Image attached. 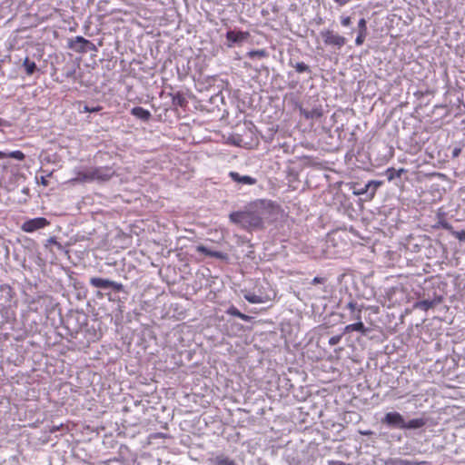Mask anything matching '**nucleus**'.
<instances>
[{"mask_svg": "<svg viewBox=\"0 0 465 465\" xmlns=\"http://www.w3.org/2000/svg\"><path fill=\"white\" fill-rule=\"evenodd\" d=\"M381 182H380V181H373V180H372V181H369V182L364 185V187H363V188H361V189L359 192H357V193L355 192L354 193H355V194H359V195H360V194L366 193L369 191V189H370L371 186H373L372 194H374V193H375V191L377 190V188H378L379 186H381Z\"/></svg>", "mask_w": 465, "mask_h": 465, "instance_id": "aec40b11", "label": "nucleus"}, {"mask_svg": "<svg viewBox=\"0 0 465 465\" xmlns=\"http://www.w3.org/2000/svg\"><path fill=\"white\" fill-rule=\"evenodd\" d=\"M442 226L445 228V229H450V225L447 223H442Z\"/></svg>", "mask_w": 465, "mask_h": 465, "instance_id": "ea45409f", "label": "nucleus"}, {"mask_svg": "<svg viewBox=\"0 0 465 465\" xmlns=\"http://www.w3.org/2000/svg\"><path fill=\"white\" fill-rule=\"evenodd\" d=\"M382 423L389 427L404 430L405 419L400 412L391 411L385 414Z\"/></svg>", "mask_w": 465, "mask_h": 465, "instance_id": "7ed1b4c3", "label": "nucleus"}, {"mask_svg": "<svg viewBox=\"0 0 465 465\" xmlns=\"http://www.w3.org/2000/svg\"><path fill=\"white\" fill-rule=\"evenodd\" d=\"M90 284L96 288L107 289L113 288L116 292H121L124 289V285L121 282L110 281L108 279H103L98 277H92L90 279Z\"/></svg>", "mask_w": 465, "mask_h": 465, "instance_id": "423d86ee", "label": "nucleus"}, {"mask_svg": "<svg viewBox=\"0 0 465 465\" xmlns=\"http://www.w3.org/2000/svg\"><path fill=\"white\" fill-rule=\"evenodd\" d=\"M297 73L309 72L310 67L303 62L297 63L294 66Z\"/></svg>", "mask_w": 465, "mask_h": 465, "instance_id": "393cba45", "label": "nucleus"}, {"mask_svg": "<svg viewBox=\"0 0 465 465\" xmlns=\"http://www.w3.org/2000/svg\"><path fill=\"white\" fill-rule=\"evenodd\" d=\"M49 244H54L58 250H63L62 244L56 241L55 237H51L47 240Z\"/></svg>", "mask_w": 465, "mask_h": 465, "instance_id": "7c9ffc66", "label": "nucleus"}, {"mask_svg": "<svg viewBox=\"0 0 465 465\" xmlns=\"http://www.w3.org/2000/svg\"><path fill=\"white\" fill-rule=\"evenodd\" d=\"M432 305H433V302L430 301H421L417 303V306L423 310H428L430 307H432Z\"/></svg>", "mask_w": 465, "mask_h": 465, "instance_id": "cd10ccee", "label": "nucleus"}, {"mask_svg": "<svg viewBox=\"0 0 465 465\" xmlns=\"http://www.w3.org/2000/svg\"><path fill=\"white\" fill-rule=\"evenodd\" d=\"M229 176L237 183L252 185L256 183V179L249 175H241L237 172H230Z\"/></svg>", "mask_w": 465, "mask_h": 465, "instance_id": "ddd939ff", "label": "nucleus"}, {"mask_svg": "<svg viewBox=\"0 0 465 465\" xmlns=\"http://www.w3.org/2000/svg\"><path fill=\"white\" fill-rule=\"evenodd\" d=\"M249 37L250 33L247 31H228L226 33V39L228 41L227 46L232 47L234 44L242 43Z\"/></svg>", "mask_w": 465, "mask_h": 465, "instance_id": "0eeeda50", "label": "nucleus"}, {"mask_svg": "<svg viewBox=\"0 0 465 465\" xmlns=\"http://www.w3.org/2000/svg\"><path fill=\"white\" fill-rule=\"evenodd\" d=\"M92 45L91 42L83 36H76L70 40L68 46L78 53L86 52L87 46Z\"/></svg>", "mask_w": 465, "mask_h": 465, "instance_id": "1a4fd4ad", "label": "nucleus"}, {"mask_svg": "<svg viewBox=\"0 0 465 465\" xmlns=\"http://www.w3.org/2000/svg\"><path fill=\"white\" fill-rule=\"evenodd\" d=\"M301 114L309 120H319L323 116V109L321 104L315 105L311 109L300 108Z\"/></svg>", "mask_w": 465, "mask_h": 465, "instance_id": "9d476101", "label": "nucleus"}, {"mask_svg": "<svg viewBox=\"0 0 465 465\" xmlns=\"http://www.w3.org/2000/svg\"><path fill=\"white\" fill-rule=\"evenodd\" d=\"M361 310L359 309L357 314L354 317L356 320H358V322L355 323L346 325L344 328V333L351 332V331H359L365 335L368 332V329L364 326L363 322L361 321Z\"/></svg>", "mask_w": 465, "mask_h": 465, "instance_id": "9b49d317", "label": "nucleus"}, {"mask_svg": "<svg viewBox=\"0 0 465 465\" xmlns=\"http://www.w3.org/2000/svg\"><path fill=\"white\" fill-rule=\"evenodd\" d=\"M275 293L272 292V294L270 293H261V294H255L252 292H248L244 294V299L248 301L251 303H264L269 301H271L272 298H274Z\"/></svg>", "mask_w": 465, "mask_h": 465, "instance_id": "6e6552de", "label": "nucleus"}, {"mask_svg": "<svg viewBox=\"0 0 465 465\" xmlns=\"http://www.w3.org/2000/svg\"><path fill=\"white\" fill-rule=\"evenodd\" d=\"M7 157V153L0 151V160L5 159Z\"/></svg>", "mask_w": 465, "mask_h": 465, "instance_id": "4c0bfd02", "label": "nucleus"}, {"mask_svg": "<svg viewBox=\"0 0 465 465\" xmlns=\"http://www.w3.org/2000/svg\"><path fill=\"white\" fill-rule=\"evenodd\" d=\"M7 157L22 161L25 159V154L22 151L16 150L7 153Z\"/></svg>", "mask_w": 465, "mask_h": 465, "instance_id": "b1692460", "label": "nucleus"}, {"mask_svg": "<svg viewBox=\"0 0 465 465\" xmlns=\"http://www.w3.org/2000/svg\"><path fill=\"white\" fill-rule=\"evenodd\" d=\"M230 220L245 230L258 229L262 226V217L256 210L232 213Z\"/></svg>", "mask_w": 465, "mask_h": 465, "instance_id": "f257e3e1", "label": "nucleus"}, {"mask_svg": "<svg viewBox=\"0 0 465 465\" xmlns=\"http://www.w3.org/2000/svg\"><path fill=\"white\" fill-rule=\"evenodd\" d=\"M208 461L213 465H236L232 460L229 459L223 454L211 457L208 459Z\"/></svg>", "mask_w": 465, "mask_h": 465, "instance_id": "dca6fc26", "label": "nucleus"}, {"mask_svg": "<svg viewBox=\"0 0 465 465\" xmlns=\"http://www.w3.org/2000/svg\"><path fill=\"white\" fill-rule=\"evenodd\" d=\"M267 54H267V52L264 49L252 50V51L247 53V55L250 58H254V57L263 58V57H266Z\"/></svg>", "mask_w": 465, "mask_h": 465, "instance_id": "4be33fe9", "label": "nucleus"}, {"mask_svg": "<svg viewBox=\"0 0 465 465\" xmlns=\"http://www.w3.org/2000/svg\"><path fill=\"white\" fill-rule=\"evenodd\" d=\"M347 308L350 309L351 312H354V311L356 310V303L352 302H350L347 304Z\"/></svg>", "mask_w": 465, "mask_h": 465, "instance_id": "f704fd0d", "label": "nucleus"}, {"mask_svg": "<svg viewBox=\"0 0 465 465\" xmlns=\"http://www.w3.org/2000/svg\"><path fill=\"white\" fill-rule=\"evenodd\" d=\"M175 104L182 105L183 102V98L182 96L175 97L173 100Z\"/></svg>", "mask_w": 465, "mask_h": 465, "instance_id": "c9c22d12", "label": "nucleus"}, {"mask_svg": "<svg viewBox=\"0 0 465 465\" xmlns=\"http://www.w3.org/2000/svg\"><path fill=\"white\" fill-rule=\"evenodd\" d=\"M226 313L229 314V315H232V316H235V317H238L240 318L241 320L242 321H245V322H249L251 320V317L244 314V313H242L235 306L232 305L230 306L227 311H226Z\"/></svg>", "mask_w": 465, "mask_h": 465, "instance_id": "6ab92c4d", "label": "nucleus"}, {"mask_svg": "<svg viewBox=\"0 0 465 465\" xmlns=\"http://www.w3.org/2000/svg\"><path fill=\"white\" fill-rule=\"evenodd\" d=\"M114 174V170L109 166L91 167L92 182H105Z\"/></svg>", "mask_w": 465, "mask_h": 465, "instance_id": "f03ea898", "label": "nucleus"}, {"mask_svg": "<svg viewBox=\"0 0 465 465\" xmlns=\"http://www.w3.org/2000/svg\"><path fill=\"white\" fill-rule=\"evenodd\" d=\"M407 172L404 168H400L398 170H395L392 167H390L386 170V175L389 181H392L395 178H400L403 173Z\"/></svg>", "mask_w": 465, "mask_h": 465, "instance_id": "a211bd4d", "label": "nucleus"}, {"mask_svg": "<svg viewBox=\"0 0 465 465\" xmlns=\"http://www.w3.org/2000/svg\"><path fill=\"white\" fill-rule=\"evenodd\" d=\"M460 149H455V150L453 151V155H454V156H458V155H459V153H460Z\"/></svg>", "mask_w": 465, "mask_h": 465, "instance_id": "58836bf2", "label": "nucleus"}, {"mask_svg": "<svg viewBox=\"0 0 465 465\" xmlns=\"http://www.w3.org/2000/svg\"><path fill=\"white\" fill-rule=\"evenodd\" d=\"M131 114L135 116L136 118L140 119V120H143L144 122H147L151 119L152 117V114L150 113V111H148L147 109H144L141 106H136V107H134L132 110H131Z\"/></svg>", "mask_w": 465, "mask_h": 465, "instance_id": "4468645a", "label": "nucleus"}, {"mask_svg": "<svg viewBox=\"0 0 465 465\" xmlns=\"http://www.w3.org/2000/svg\"><path fill=\"white\" fill-rule=\"evenodd\" d=\"M341 337H342L341 334L331 337L329 339V344L331 345V346H334V345L338 344L341 341Z\"/></svg>", "mask_w": 465, "mask_h": 465, "instance_id": "c85d7f7f", "label": "nucleus"}, {"mask_svg": "<svg viewBox=\"0 0 465 465\" xmlns=\"http://www.w3.org/2000/svg\"><path fill=\"white\" fill-rule=\"evenodd\" d=\"M325 278H322V277H314L312 281V284H318V283H324L325 282Z\"/></svg>", "mask_w": 465, "mask_h": 465, "instance_id": "72a5a7b5", "label": "nucleus"}, {"mask_svg": "<svg viewBox=\"0 0 465 465\" xmlns=\"http://www.w3.org/2000/svg\"><path fill=\"white\" fill-rule=\"evenodd\" d=\"M426 461L408 460H397L395 465H421L425 464Z\"/></svg>", "mask_w": 465, "mask_h": 465, "instance_id": "5701e85b", "label": "nucleus"}, {"mask_svg": "<svg viewBox=\"0 0 465 465\" xmlns=\"http://www.w3.org/2000/svg\"><path fill=\"white\" fill-rule=\"evenodd\" d=\"M3 119L0 118V126L3 124Z\"/></svg>", "mask_w": 465, "mask_h": 465, "instance_id": "a19ab883", "label": "nucleus"}, {"mask_svg": "<svg viewBox=\"0 0 465 465\" xmlns=\"http://www.w3.org/2000/svg\"><path fill=\"white\" fill-rule=\"evenodd\" d=\"M454 236L460 241L465 240V231L453 232Z\"/></svg>", "mask_w": 465, "mask_h": 465, "instance_id": "473e14b6", "label": "nucleus"}, {"mask_svg": "<svg viewBox=\"0 0 465 465\" xmlns=\"http://www.w3.org/2000/svg\"><path fill=\"white\" fill-rule=\"evenodd\" d=\"M351 20L350 16H342L341 18V24L342 26L347 27L351 25Z\"/></svg>", "mask_w": 465, "mask_h": 465, "instance_id": "2f4dec72", "label": "nucleus"}, {"mask_svg": "<svg viewBox=\"0 0 465 465\" xmlns=\"http://www.w3.org/2000/svg\"><path fill=\"white\" fill-rule=\"evenodd\" d=\"M426 424V419L417 418L409 421L405 420L404 430H415L423 427Z\"/></svg>", "mask_w": 465, "mask_h": 465, "instance_id": "f3484780", "label": "nucleus"}, {"mask_svg": "<svg viewBox=\"0 0 465 465\" xmlns=\"http://www.w3.org/2000/svg\"><path fill=\"white\" fill-rule=\"evenodd\" d=\"M49 223H50L45 217H36L25 221L21 225V229L25 232H34L36 230L46 227Z\"/></svg>", "mask_w": 465, "mask_h": 465, "instance_id": "39448f33", "label": "nucleus"}, {"mask_svg": "<svg viewBox=\"0 0 465 465\" xmlns=\"http://www.w3.org/2000/svg\"><path fill=\"white\" fill-rule=\"evenodd\" d=\"M23 65L25 69V72L28 75L34 74L36 69V64L35 62L31 61L28 57L24 60Z\"/></svg>", "mask_w": 465, "mask_h": 465, "instance_id": "412c9836", "label": "nucleus"}, {"mask_svg": "<svg viewBox=\"0 0 465 465\" xmlns=\"http://www.w3.org/2000/svg\"><path fill=\"white\" fill-rule=\"evenodd\" d=\"M359 32L367 34V22L364 18H361L358 22Z\"/></svg>", "mask_w": 465, "mask_h": 465, "instance_id": "a878e982", "label": "nucleus"}, {"mask_svg": "<svg viewBox=\"0 0 465 465\" xmlns=\"http://www.w3.org/2000/svg\"><path fill=\"white\" fill-rule=\"evenodd\" d=\"M366 35H367V34H365V33L358 32V35L355 39L356 45H358V46L361 45L363 44V42L365 41Z\"/></svg>", "mask_w": 465, "mask_h": 465, "instance_id": "bb28decb", "label": "nucleus"}, {"mask_svg": "<svg viewBox=\"0 0 465 465\" xmlns=\"http://www.w3.org/2000/svg\"><path fill=\"white\" fill-rule=\"evenodd\" d=\"M101 110V106L89 107L88 105H84L83 112L84 113H95Z\"/></svg>", "mask_w": 465, "mask_h": 465, "instance_id": "c756f323", "label": "nucleus"}, {"mask_svg": "<svg viewBox=\"0 0 465 465\" xmlns=\"http://www.w3.org/2000/svg\"><path fill=\"white\" fill-rule=\"evenodd\" d=\"M334 2H336L337 4H339L340 5H343L345 4H347L350 0H333Z\"/></svg>", "mask_w": 465, "mask_h": 465, "instance_id": "e433bc0d", "label": "nucleus"}, {"mask_svg": "<svg viewBox=\"0 0 465 465\" xmlns=\"http://www.w3.org/2000/svg\"><path fill=\"white\" fill-rule=\"evenodd\" d=\"M75 176L72 179L74 182L77 183H91L92 175H91V167L87 168H76L74 170Z\"/></svg>", "mask_w": 465, "mask_h": 465, "instance_id": "f8f14e48", "label": "nucleus"}, {"mask_svg": "<svg viewBox=\"0 0 465 465\" xmlns=\"http://www.w3.org/2000/svg\"><path fill=\"white\" fill-rule=\"evenodd\" d=\"M196 250H197V252L203 253L206 256L214 257V258H218V259H222V260L226 259L225 253L211 250L203 245L197 246Z\"/></svg>", "mask_w": 465, "mask_h": 465, "instance_id": "2eb2a0df", "label": "nucleus"}, {"mask_svg": "<svg viewBox=\"0 0 465 465\" xmlns=\"http://www.w3.org/2000/svg\"><path fill=\"white\" fill-rule=\"evenodd\" d=\"M321 35L323 38L324 44L327 45H333L340 48L346 44L345 37L335 34L333 31L324 30L321 32Z\"/></svg>", "mask_w": 465, "mask_h": 465, "instance_id": "20e7f679", "label": "nucleus"}]
</instances>
